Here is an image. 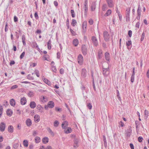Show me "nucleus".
<instances>
[{
	"mask_svg": "<svg viewBox=\"0 0 149 149\" xmlns=\"http://www.w3.org/2000/svg\"><path fill=\"white\" fill-rule=\"evenodd\" d=\"M3 105L5 106L6 107L9 105V104L8 101L4 100L3 102Z\"/></svg>",
	"mask_w": 149,
	"mask_h": 149,
	"instance_id": "09e8293b",
	"label": "nucleus"
},
{
	"mask_svg": "<svg viewBox=\"0 0 149 149\" xmlns=\"http://www.w3.org/2000/svg\"><path fill=\"white\" fill-rule=\"evenodd\" d=\"M81 76L83 78H85L87 76V71L86 69L83 68L81 70Z\"/></svg>",
	"mask_w": 149,
	"mask_h": 149,
	"instance_id": "0eeeda50",
	"label": "nucleus"
},
{
	"mask_svg": "<svg viewBox=\"0 0 149 149\" xmlns=\"http://www.w3.org/2000/svg\"><path fill=\"white\" fill-rule=\"evenodd\" d=\"M59 124V122L57 120H55L54 123V126L55 127H57Z\"/></svg>",
	"mask_w": 149,
	"mask_h": 149,
	"instance_id": "49530a36",
	"label": "nucleus"
},
{
	"mask_svg": "<svg viewBox=\"0 0 149 149\" xmlns=\"http://www.w3.org/2000/svg\"><path fill=\"white\" fill-rule=\"evenodd\" d=\"M47 106L49 108H53L54 106V103L53 101H50L48 102L47 104Z\"/></svg>",
	"mask_w": 149,
	"mask_h": 149,
	"instance_id": "ddd939ff",
	"label": "nucleus"
},
{
	"mask_svg": "<svg viewBox=\"0 0 149 149\" xmlns=\"http://www.w3.org/2000/svg\"><path fill=\"white\" fill-rule=\"evenodd\" d=\"M26 124L27 126L30 127L32 124L31 120L30 119H27L26 120Z\"/></svg>",
	"mask_w": 149,
	"mask_h": 149,
	"instance_id": "393cba45",
	"label": "nucleus"
},
{
	"mask_svg": "<svg viewBox=\"0 0 149 149\" xmlns=\"http://www.w3.org/2000/svg\"><path fill=\"white\" fill-rule=\"evenodd\" d=\"M103 138L104 143V146L105 148H107V143L106 140L105 136L104 135L103 136Z\"/></svg>",
	"mask_w": 149,
	"mask_h": 149,
	"instance_id": "72a5a7b5",
	"label": "nucleus"
},
{
	"mask_svg": "<svg viewBox=\"0 0 149 149\" xmlns=\"http://www.w3.org/2000/svg\"><path fill=\"white\" fill-rule=\"evenodd\" d=\"M34 118V121L36 123H38L40 120V117L38 115H35Z\"/></svg>",
	"mask_w": 149,
	"mask_h": 149,
	"instance_id": "f3484780",
	"label": "nucleus"
},
{
	"mask_svg": "<svg viewBox=\"0 0 149 149\" xmlns=\"http://www.w3.org/2000/svg\"><path fill=\"white\" fill-rule=\"evenodd\" d=\"M130 8H126V21L128 22L130 21Z\"/></svg>",
	"mask_w": 149,
	"mask_h": 149,
	"instance_id": "7ed1b4c3",
	"label": "nucleus"
},
{
	"mask_svg": "<svg viewBox=\"0 0 149 149\" xmlns=\"http://www.w3.org/2000/svg\"><path fill=\"white\" fill-rule=\"evenodd\" d=\"M148 111L145 110L144 111V118L145 119H146L148 117Z\"/></svg>",
	"mask_w": 149,
	"mask_h": 149,
	"instance_id": "c85d7f7f",
	"label": "nucleus"
},
{
	"mask_svg": "<svg viewBox=\"0 0 149 149\" xmlns=\"http://www.w3.org/2000/svg\"><path fill=\"white\" fill-rule=\"evenodd\" d=\"M102 70V74L105 77L107 76L109 74V67H108L107 68H105L103 67Z\"/></svg>",
	"mask_w": 149,
	"mask_h": 149,
	"instance_id": "f03ea898",
	"label": "nucleus"
},
{
	"mask_svg": "<svg viewBox=\"0 0 149 149\" xmlns=\"http://www.w3.org/2000/svg\"><path fill=\"white\" fill-rule=\"evenodd\" d=\"M19 144L18 143H15L13 145V147L15 149L17 148L19 146Z\"/></svg>",
	"mask_w": 149,
	"mask_h": 149,
	"instance_id": "e2e57ef3",
	"label": "nucleus"
},
{
	"mask_svg": "<svg viewBox=\"0 0 149 149\" xmlns=\"http://www.w3.org/2000/svg\"><path fill=\"white\" fill-rule=\"evenodd\" d=\"M35 73L36 74L37 76L38 77H39L40 76V74H39V71L37 70H35Z\"/></svg>",
	"mask_w": 149,
	"mask_h": 149,
	"instance_id": "052dcab7",
	"label": "nucleus"
},
{
	"mask_svg": "<svg viewBox=\"0 0 149 149\" xmlns=\"http://www.w3.org/2000/svg\"><path fill=\"white\" fill-rule=\"evenodd\" d=\"M41 100L42 102H44L47 101V99L45 98L44 96H41Z\"/></svg>",
	"mask_w": 149,
	"mask_h": 149,
	"instance_id": "a19ab883",
	"label": "nucleus"
},
{
	"mask_svg": "<svg viewBox=\"0 0 149 149\" xmlns=\"http://www.w3.org/2000/svg\"><path fill=\"white\" fill-rule=\"evenodd\" d=\"M23 144L24 146L27 147L28 146V142L27 140H25L23 141Z\"/></svg>",
	"mask_w": 149,
	"mask_h": 149,
	"instance_id": "f704fd0d",
	"label": "nucleus"
},
{
	"mask_svg": "<svg viewBox=\"0 0 149 149\" xmlns=\"http://www.w3.org/2000/svg\"><path fill=\"white\" fill-rule=\"evenodd\" d=\"M10 104L11 106L14 107L15 105V100L13 98L11 99L10 101Z\"/></svg>",
	"mask_w": 149,
	"mask_h": 149,
	"instance_id": "aec40b11",
	"label": "nucleus"
},
{
	"mask_svg": "<svg viewBox=\"0 0 149 149\" xmlns=\"http://www.w3.org/2000/svg\"><path fill=\"white\" fill-rule=\"evenodd\" d=\"M71 16L72 17L74 18L75 17V13L74 11L73 10H71L70 11Z\"/></svg>",
	"mask_w": 149,
	"mask_h": 149,
	"instance_id": "a18cd8bd",
	"label": "nucleus"
},
{
	"mask_svg": "<svg viewBox=\"0 0 149 149\" xmlns=\"http://www.w3.org/2000/svg\"><path fill=\"white\" fill-rule=\"evenodd\" d=\"M30 107L32 109H34L36 107V103L34 101H31L29 104Z\"/></svg>",
	"mask_w": 149,
	"mask_h": 149,
	"instance_id": "6ab92c4d",
	"label": "nucleus"
},
{
	"mask_svg": "<svg viewBox=\"0 0 149 149\" xmlns=\"http://www.w3.org/2000/svg\"><path fill=\"white\" fill-rule=\"evenodd\" d=\"M102 50H100L98 52V58L97 59H101L102 58Z\"/></svg>",
	"mask_w": 149,
	"mask_h": 149,
	"instance_id": "4be33fe9",
	"label": "nucleus"
},
{
	"mask_svg": "<svg viewBox=\"0 0 149 149\" xmlns=\"http://www.w3.org/2000/svg\"><path fill=\"white\" fill-rule=\"evenodd\" d=\"M77 22L74 19H72V22L71 23V25L73 26H74L77 24Z\"/></svg>",
	"mask_w": 149,
	"mask_h": 149,
	"instance_id": "ea45409f",
	"label": "nucleus"
},
{
	"mask_svg": "<svg viewBox=\"0 0 149 149\" xmlns=\"http://www.w3.org/2000/svg\"><path fill=\"white\" fill-rule=\"evenodd\" d=\"M135 72H132V74L131 77V81L132 83L134 82V80Z\"/></svg>",
	"mask_w": 149,
	"mask_h": 149,
	"instance_id": "2f4dec72",
	"label": "nucleus"
},
{
	"mask_svg": "<svg viewBox=\"0 0 149 149\" xmlns=\"http://www.w3.org/2000/svg\"><path fill=\"white\" fill-rule=\"evenodd\" d=\"M87 27V22L86 21H84L82 24V29L86 28Z\"/></svg>",
	"mask_w": 149,
	"mask_h": 149,
	"instance_id": "c9c22d12",
	"label": "nucleus"
},
{
	"mask_svg": "<svg viewBox=\"0 0 149 149\" xmlns=\"http://www.w3.org/2000/svg\"><path fill=\"white\" fill-rule=\"evenodd\" d=\"M8 22H6V25L5 27V31L6 32L8 31Z\"/></svg>",
	"mask_w": 149,
	"mask_h": 149,
	"instance_id": "8fccbe9b",
	"label": "nucleus"
},
{
	"mask_svg": "<svg viewBox=\"0 0 149 149\" xmlns=\"http://www.w3.org/2000/svg\"><path fill=\"white\" fill-rule=\"evenodd\" d=\"M49 55H47V54H46V55H44L43 56V58H44V60H46V61H48V59H47V58H49Z\"/></svg>",
	"mask_w": 149,
	"mask_h": 149,
	"instance_id": "5fc2aeb1",
	"label": "nucleus"
},
{
	"mask_svg": "<svg viewBox=\"0 0 149 149\" xmlns=\"http://www.w3.org/2000/svg\"><path fill=\"white\" fill-rule=\"evenodd\" d=\"M87 106L89 109L91 110L92 109V105L91 103H87Z\"/></svg>",
	"mask_w": 149,
	"mask_h": 149,
	"instance_id": "864d4df0",
	"label": "nucleus"
},
{
	"mask_svg": "<svg viewBox=\"0 0 149 149\" xmlns=\"http://www.w3.org/2000/svg\"><path fill=\"white\" fill-rule=\"evenodd\" d=\"M3 109L2 106L0 104V118L2 116Z\"/></svg>",
	"mask_w": 149,
	"mask_h": 149,
	"instance_id": "58836bf2",
	"label": "nucleus"
},
{
	"mask_svg": "<svg viewBox=\"0 0 149 149\" xmlns=\"http://www.w3.org/2000/svg\"><path fill=\"white\" fill-rule=\"evenodd\" d=\"M79 142V139L74 138V145L73 147L74 148H76L78 146V142Z\"/></svg>",
	"mask_w": 149,
	"mask_h": 149,
	"instance_id": "f8f14e48",
	"label": "nucleus"
},
{
	"mask_svg": "<svg viewBox=\"0 0 149 149\" xmlns=\"http://www.w3.org/2000/svg\"><path fill=\"white\" fill-rule=\"evenodd\" d=\"M73 44L75 47L77 46L79 44V40L77 39H74L73 40Z\"/></svg>",
	"mask_w": 149,
	"mask_h": 149,
	"instance_id": "412c9836",
	"label": "nucleus"
},
{
	"mask_svg": "<svg viewBox=\"0 0 149 149\" xmlns=\"http://www.w3.org/2000/svg\"><path fill=\"white\" fill-rule=\"evenodd\" d=\"M131 128L130 127L127 129L125 132V134L126 135L127 137L128 138L130 137L132 133Z\"/></svg>",
	"mask_w": 149,
	"mask_h": 149,
	"instance_id": "6e6552de",
	"label": "nucleus"
},
{
	"mask_svg": "<svg viewBox=\"0 0 149 149\" xmlns=\"http://www.w3.org/2000/svg\"><path fill=\"white\" fill-rule=\"evenodd\" d=\"M42 142L44 144H46L49 141V139L47 137H45L42 139Z\"/></svg>",
	"mask_w": 149,
	"mask_h": 149,
	"instance_id": "a878e982",
	"label": "nucleus"
},
{
	"mask_svg": "<svg viewBox=\"0 0 149 149\" xmlns=\"http://www.w3.org/2000/svg\"><path fill=\"white\" fill-rule=\"evenodd\" d=\"M62 127L64 130L65 133L68 134L72 131V129L70 127H68V122L67 121H64L62 124Z\"/></svg>",
	"mask_w": 149,
	"mask_h": 149,
	"instance_id": "f257e3e1",
	"label": "nucleus"
},
{
	"mask_svg": "<svg viewBox=\"0 0 149 149\" xmlns=\"http://www.w3.org/2000/svg\"><path fill=\"white\" fill-rule=\"evenodd\" d=\"M81 50L83 55H86L87 54V47L85 45H82L81 47Z\"/></svg>",
	"mask_w": 149,
	"mask_h": 149,
	"instance_id": "39448f33",
	"label": "nucleus"
},
{
	"mask_svg": "<svg viewBox=\"0 0 149 149\" xmlns=\"http://www.w3.org/2000/svg\"><path fill=\"white\" fill-rule=\"evenodd\" d=\"M84 8H85V12H84V15H86L87 14V11L88 10V6H84Z\"/></svg>",
	"mask_w": 149,
	"mask_h": 149,
	"instance_id": "37998d69",
	"label": "nucleus"
},
{
	"mask_svg": "<svg viewBox=\"0 0 149 149\" xmlns=\"http://www.w3.org/2000/svg\"><path fill=\"white\" fill-rule=\"evenodd\" d=\"M91 40L95 46H97L98 45V42L95 36L92 37Z\"/></svg>",
	"mask_w": 149,
	"mask_h": 149,
	"instance_id": "1a4fd4ad",
	"label": "nucleus"
},
{
	"mask_svg": "<svg viewBox=\"0 0 149 149\" xmlns=\"http://www.w3.org/2000/svg\"><path fill=\"white\" fill-rule=\"evenodd\" d=\"M111 13V9L108 10L104 15L105 17H107L110 15Z\"/></svg>",
	"mask_w": 149,
	"mask_h": 149,
	"instance_id": "473e14b6",
	"label": "nucleus"
},
{
	"mask_svg": "<svg viewBox=\"0 0 149 149\" xmlns=\"http://www.w3.org/2000/svg\"><path fill=\"white\" fill-rule=\"evenodd\" d=\"M132 44V42L130 40L128 41L127 42H126V45L128 49H129L128 47H129L130 45H131Z\"/></svg>",
	"mask_w": 149,
	"mask_h": 149,
	"instance_id": "4c0bfd02",
	"label": "nucleus"
},
{
	"mask_svg": "<svg viewBox=\"0 0 149 149\" xmlns=\"http://www.w3.org/2000/svg\"><path fill=\"white\" fill-rule=\"evenodd\" d=\"M27 101L26 98L25 97H23L20 100V103L22 105H24L26 103Z\"/></svg>",
	"mask_w": 149,
	"mask_h": 149,
	"instance_id": "4468645a",
	"label": "nucleus"
},
{
	"mask_svg": "<svg viewBox=\"0 0 149 149\" xmlns=\"http://www.w3.org/2000/svg\"><path fill=\"white\" fill-rule=\"evenodd\" d=\"M104 57L105 58L107 61H109V54L108 52H105L104 54Z\"/></svg>",
	"mask_w": 149,
	"mask_h": 149,
	"instance_id": "2eb2a0df",
	"label": "nucleus"
},
{
	"mask_svg": "<svg viewBox=\"0 0 149 149\" xmlns=\"http://www.w3.org/2000/svg\"><path fill=\"white\" fill-rule=\"evenodd\" d=\"M6 113L8 116L10 117L12 116L13 112L11 109H8L6 111Z\"/></svg>",
	"mask_w": 149,
	"mask_h": 149,
	"instance_id": "dca6fc26",
	"label": "nucleus"
},
{
	"mask_svg": "<svg viewBox=\"0 0 149 149\" xmlns=\"http://www.w3.org/2000/svg\"><path fill=\"white\" fill-rule=\"evenodd\" d=\"M27 79H30V80H34V77L32 76H31V75L30 74H29L27 76Z\"/></svg>",
	"mask_w": 149,
	"mask_h": 149,
	"instance_id": "79ce46f5",
	"label": "nucleus"
},
{
	"mask_svg": "<svg viewBox=\"0 0 149 149\" xmlns=\"http://www.w3.org/2000/svg\"><path fill=\"white\" fill-rule=\"evenodd\" d=\"M26 37L24 35H23L22 36V40L23 44V45L25 46L26 45Z\"/></svg>",
	"mask_w": 149,
	"mask_h": 149,
	"instance_id": "cd10ccee",
	"label": "nucleus"
},
{
	"mask_svg": "<svg viewBox=\"0 0 149 149\" xmlns=\"http://www.w3.org/2000/svg\"><path fill=\"white\" fill-rule=\"evenodd\" d=\"M109 34L108 32L105 31L103 32V36L104 40L106 42H108L109 40Z\"/></svg>",
	"mask_w": 149,
	"mask_h": 149,
	"instance_id": "423d86ee",
	"label": "nucleus"
},
{
	"mask_svg": "<svg viewBox=\"0 0 149 149\" xmlns=\"http://www.w3.org/2000/svg\"><path fill=\"white\" fill-rule=\"evenodd\" d=\"M106 1L109 8H113L114 6V3L113 0H106Z\"/></svg>",
	"mask_w": 149,
	"mask_h": 149,
	"instance_id": "9d476101",
	"label": "nucleus"
},
{
	"mask_svg": "<svg viewBox=\"0 0 149 149\" xmlns=\"http://www.w3.org/2000/svg\"><path fill=\"white\" fill-rule=\"evenodd\" d=\"M6 128V124L3 122H1L0 124V130L1 132H3Z\"/></svg>",
	"mask_w": 149,
	"mask_h": 149,
	"instance_id": "9b49d317",
	"label": "nucleus"
},
{
	"mask_svg": "<svg viewBox=\"0 0 149 149\" xmlns=\"http://www.w3.org/2000/svg\"><path fill=\"white\" fill-rule=\"evenodd\" d=\"M48 132H49L52 135V136H54V134L52 130L50 129V128H48Z\"/></svg>",
	"mask_w": 149,
	"mask_h": 149,
	"instance_id": "3c124183",
	"label": "nucleus"
},
{
	"mask_svg": "<svg viewBox=\"0 0 149 149\" xmlns=\"http://www.w3.org/2000/svg\"><path fill=\"white\" fill-rule=\"evenodd\" d=\"M34 16L36 19H38L39 18V17L38 15V13L37 12H35L34 14Z\"/></svg>",
	"mask_w": 149,
	"mask_h": 149,
	"instance_id": "bf43d9fd",
	"label": "nucleus"
},
{
	"mask_svg": "<svg viewBox=\"0 0 149 149\" xmlns=\"http://www.w3.org/2000/svg\"><path fill=\"white\" fill-rule=\"evenodd\" d=\"M42 108V109H43V107L40 105H38L37 106V109L38 110H40Z\"/></svg>",
	"mask_w": 149,
	"mask_h": 149,
	"instance_id": "69168bd1",
	"label": "nucleus"
},
{
	"mask_svg": "<svg viewBox=\"0 0 149 149\" xmlns=\"http://www.w3.org/2000/svg\"><path fill=\"white\" fill-rule=\"evenodd\" d=\"M132 31L131 30H129L128 32V35L130 37H131L132 36Z\"/></svg>",
	"mask_w": 149,
	"mask_h": 149,
	"instance_id": "338daca9",
	"label": "nucleus"
},
{
	"mask_svg": "<svg viewBox=\"0 0 149 149\" xmlns=\"http://www.w3.org/2000/svg\"><path fill=\"white\" fill-rule=\"evenodd\" d=\"M143 139V138L142 137L140 136L138 138V140L139 142H141L142 141Z\"/></svg>",
	"mask_w": 149,
	"mask_h": 149,
	"instance_id": "13d9d810",
	"label": "nucleus"
},
{
	"mask_svg": "<svg viewBox=\"0 0 149 149\" xmlns=\"http://www.w3.org/2000/svg\"><path fill=\"white\" fill-rule=\"evenodd\" d=\"M55 110L57 111L61 112L62 111V109L61 108H58L57 107L55 108Z\"/></svg>",
	"mask_w": 149,
	"mask_h": 149,
	"instance_id": "0e129e2a",
	"label": "nucleus"
},
{
	"mask_svg": "<svg viewBox=\"0 0 149 149\" xmlns=\"http://www.w3.org/2000/svg\"><path fill=\"white\" fill-rule=\"evenodd\" d=\"M70 32L73 36H75L76 35V32L74 31L71 28L70 29Z\"/></svg>",
	"mask_w": 149,
	"mask_h": 149,
	"instance_id": "c03bdc74",
	"label": "nucleus"
},
{
	"mask_svg": "<svg viewBox=\"0 0 149 149\" xmlns=\"http://www.w3.org/2000/svg\"><path fill=\"white\" fill-rule=\"evenodd\" d=\"M25 54V52H23L20 55L19 58L20 59H22L23 58Z\"/></svg>",
	"mask_w": 149,
	"mask_h": 149,
	"instance_id": "603ef678",
	"label": "nucleus"
},
{
	"mask_svg": "<svg viewBox=\"0 0 149 149\" xmlns=\"http://www.w3.org/2000/svg\"><path fill=\"white\" fill-rule=\"evenodd\" d=\"M77 61L78 63L80 65H82L83 64L84 59L82 55L79 54L77 57Z\"/></svg>",
	"mask_w": 149,
	"mask_h": 149,
	"instance_id": "20e7f679",
	"label": "nucleus"
},
{
	"mask_svg": "<svg viewBox=\"0 0 149 149\" xmlns=\"http://www.w3.org/2000/svg\"><path fill=\"white\" fill-rule=\"evenodd\" d=\"M66 26L67 29H69V19L68 18L66 20Z\"/></svg>",
	"mask_w": 149,
	"mask_h": 149,
	"instance_id": "4d7b16f0",
	"label": "nucleus"
},
{
	"mask_svg": "<svg viewBox=\"0 0 149 149\" xmlns=\"http://www.w3.org/2000/svg\"><path fill=\"white\" fill-rule=\"evenodd\" d=\"M52 70L54 72L56 73L57 70L56 66H52Z\"/></svg>",
	"mask_w": 149,
	"mask_h": 149,
	"instance_id": "6e6d98bb",
	"label": "nucleus"
},
{
	"mask_svg": "<svg viewBox=\"0 0 149 149\" xmlns=\"http://www.w3.org/2000/svg\"><path fill=\"white\" fill-rule=\"evenodd\" d=\"M14 21L15 22H16L18 21V19L17 17L16 16H15L14 17Z\"/></svg>",
	"mask_w": 149,
	"mask_h": 149,
	"instance_id": "774afa93",
	"label": "nucleus"
},
{
	"mask_svg": "<svg viewBox=\"0 0 149 149\" xmlns=\"http://www.w3.org/2000/svg\"><path fill=\"white\" fill-rule=\"evenodd\" d=\"M96 3L95 2H93L92 3L91 6V9L92 11H94L96 8Z\"/></svg>",
	"mask_w": 149,
	"mask_h": 149,
	"instance_id": "a211bd4d",
	"label": "nucleus"
},
{
	"mask_svg": "<svg viewBox=\"0 0 149 149\" xmlns=\"http://www.w3.org/2000/svg\"><path fill=\"white\" fill-rule=\"evenodd\" d=\"M108 8L107 5L106 4H104L103 5V6L102 7V10L103 11H105L107 10Z\"/></svg>",
	"mask_w": 149,
	"mask_h": 149,
	"instance_id": "c756f323",
	"label": "nucleus"
},
{
	"mask_svg": "<svg viewBox=\"0 0 149 149\" xmlns=\"http://www.w3.org/2000/svg\"><path fill=\"white\" fill-rule=\"evenodd\" d=\"M42 79L45 83L47 84L49 86H50L51 85V82L47 79L45 78H44V79L42 78Z\"/></svg>",
	"mask_w": 149,
	"mask_h": 149,
	"instance_id": "b1692460",
	"label": "nucleus"
},
{
	"mask_svg": "<svg viewBox=\"0 0 149 149\" xmlns=\"http://www.w3.org/2000/svg\"><path fill=\"white\" fill-rule=\"evenodd\" d=\"M145 33L144 32H143L142 33V35H141V41H143V40L144 39V37H145Z\"/></svg>",
	"mask_w": 149,
	"mask_h": 149,
	"instance_id": "680f3d73",
	"label": "nucleus"
},
{
	"mask_svg": "<svg viewBox=\"0 0 149 149\" xmlns=\"http://www.w3.org/2000/svg\"><path fill=\"white\" fill-rule=\"evenodd\" d=\"M35 140L36 143H38L40 142V137L37 136L35 138Z\"/></svg>",
	"mask_w": 149,
	"mask_h": 149,
	"instance_id": "e433bc0d",
	"label": "nucleus"
},
{
	"mask_svg": "<svg viewBox=\"0 0 149 149\" xmlns=\"http://www.w3.org/2000/svg\"><path fill=\"white\" fill-rule=\"evenodd\" d=\"M141 7L139 4L138 8L137 10V15H141Z\"/></svg>",
	"mask_w": 149,
	"mask_h": 149,
	"instance_id": "7c9ffc66",
	"label": "nucleus"
},
{
	"mask_svg": "<svg viewBox=\"0 0 149 149\" xmlns=\"http://www.w3.org/2000/svg\"><path fill=\"white\" fill-rule=\"evenodd\" d=\"M8 131L10 133H12L13 132V127L12 125H9L8 127Z\"/></svg>",
	"mask_w": 149,
	"mask_h": 149,
	"instance_id": "5701e85b",
	"label": "nucleus"
},
{
	"mask_svg": "<svg viewBox=\"0 0 149 149\" xmlns=\"http://www.w3.org/2000/svg\"><path fill=\"white\" fill-rule=\"evenodd\" d=\"M51 42L52 41L51 39H50L47 43V48L48 49L50 50L51 49Z\"/></svg>",
	"mask_w": 149,
	"mask_h": 149,
	"instance_id": "bb28decb",
	"label": "nucleus"
},
{
	"mask_svg": "<svg viewBox=\"0 0 149 149\" xmlns=\"http://www.w3.org/2000/svg\"><path fill=\"white\" fill-rule=\"evenodd\" d=\"M32 44L33 47H34L35 49H36L37 47H38V45L36 42H33Z\"/></svg>",
	"mask_w": 149,
	"mask_h": 149,
	"instance_id": "de8ad7c7",
	"label": "nucleus"
}]
</instances>
